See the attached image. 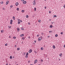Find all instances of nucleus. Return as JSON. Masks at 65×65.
Returning <instances> with one entry per match:
<instances>
[{
    "label": "nucleus",
    "mask_w": 65,
    "mask_h": 65,
    "mask_svg": "<svg viewBox=\"0 0 65 65\" xmlns=\"http://www.w3.org/2000/svg\"><path fill=\"white\" fill-rule=\"evenodd\" d=\"M55 37H57L58 36V35L56 34L55 35Z\"/></svg>",
    "instance_id": "cd10ccee"
},
{
    "label": "nucleus",
    "mask_w": 65,
    "mask_h": 65,
    "mask_svg": "<svg viewBox=\"0 0 65 65\" xmlns=\"http://www.w3.org/2000/svg\"><path fill=\"white\" fill-rule=\"evenodd\" d=\"M41 50H42H42H43V47H41Z\"/></svg>",
    "instance_id": "4468645a"
},
{
    "label": "nucleus",
    "mask_w": 65,
    "mask_h": 65,
    "mask_svg": "<svg viewBox=\"0 0 65 65\" xmlns=\"http://www.w3.org/2000/svg\"><path fill=\"white\" fill-rule=\"evenodd\" d=\"M13 39H16V37H13Z\"/></svg>",
    "instance_id": "aec40b11"
},
{
    "label": "nucleus",
    "mask_w": 65,
    "mask_h": 65,
    "mask_svg": "<svg viewBox=\"0 0 65 65\" xmlns=\"http://www.w3.org/2000/svg\"><path fill=\"white\" fill-rule=\"evenodd\" d=\"M59 61L60 60V59H59Z\"/></svg>",
    "instance_id": "680f3d73"
},
{
    "label": "nucleus",
    "mask_w": 65,
    "mask_h": 65,
    "mask_svg": "<svg viewBox=\"0 0 65 65\" xmlns=\"http://www.w3.org/2000/svg\"><path fill=\"white\" fill-rule=\"evenodd\" d=\"M20 48H19V47H18L17 48V51H19V50H20Z\"/></svg>",
    "instance_id": "dca6fc26"
},
{
    "label": "nucleus",
    "mask_w": 65,
    "mask_h": 65,
    "mask_svg": "<svg viewBox=\"0 0 65 65\" xmlns=\"http://www.w3.org/2000/svg\"><path fill=\"white\" fill-rule=\"evenodd\" d=\"M14 46L15 47H16V46H17V45H15Z\"/></svg>",
    "instance_id": "3c124183"
},
{
    "label": "nucleus",
    "mask_w": 65,
    "mask_h": 65,
    "mask_svg": "<svg viewBox=\"0 0 65 65\" xmlns=\"http://www.w3.org/2000/svg\"><path fill=\"white\" fill-rule=\"evenodd\" d=\"M49 13H51V11H49Z\"/></svg>",
    "instance_id": "c9c22d12"
},
{
    "label": "nucleus",
    "mask_w": 65,
    "mask_h": 65,
    "mask_svg": "<svg viewBox=\"0 0 65 65\" xmlns=\"http://www.w3.org/2000/svg\"><path fill=\"white\" fill-rule=\"evenodd\" d=\"M9 28H11V26L9 27Z\"/></svg>",
    "instance_id": "603ef678"
},
{
    "label": "nucleus",
    "mask_w": 65,
    "mask_h": 65,
    "mask_svg": "<svg viewBox=\"0 0 65 65\" xmlns=\"http://www.w3.org/2000/svg\"><path fill=\"white\" fill-rule=\"evenodd\" d=\"M41 62H43V60H42V59H41Z\"/></svg>",
    "instance_id": "e433bc0d"
},
{
    "label": "nucleus",
    "mask_w": 65,
    "mask_h": 65,
    "mask_svg": "<svg viewBox=\"0 0 65 65\" xmlns=\"http://www.w3.org/2000/svg\"><path fill=\"white\" fill-rule=\"evenodd\" d=\"M13 19L14 20H15V17H13Z\"/></svg>",
    "instance_id": "6ab92c4d"
},
{
    "label": "nucleus",
    "mask_w": 65,
    "mask_h": 65,
    "mask_svg": "<svg viewBox=\"0 0 65 65\" xmlns=\"http://www.w3.org/2000/svg\"><path fill=\"white\" fill-rule=\"evenodd\" d=\"M64 47H65V45H64Z\"/></svg>",
    "instance_id": "6e6d98bb"
},
{
    "label": "nucleus",
    "mask_w": 65,
    "mask_h": 65,
    "mask_svg": "<svg viewBox=\"0 0 65 65\" xmlns=\"http://www.w3.org/2000/svg\"><path fill=\"white\" fill-rule=\"evenodd\" d=\"M23 4H25L26 3V1H24V0H23Z\"/></svg>",
    "instance_id": "39448f33"
},
{
    "label": "nucleus",
    "mask_w": 65,
    "mask_h": 65,
    "mask_svg": "<svg viewBox=\"0 0 65 65\" xmlns=\"http://www.w3.org/2000/svg\"><path fill=\"white\" fill-rule=\"evenodd\" d=\"M29 17V16H28V15H27L26 16V18H28Z\"/></svg>",
    "instance_id": "bb28decb"
},
{
    "label": "nucleus",
    "mask_w": 65,
    "mask_h": 65,
    "mask_svg": "<svg viewBox=\"0 0 65 65\" xmlns=\"http://www.w3.org/2000/svg\"><path fill=\"white\" fill-rule=\"evenodd\" d=\"M53 48H54V49L55 48V45H53Z\"/></svg>",
    "instance_id": "412c9836"
},
{
    "label": "nucleus",
    "mask_w": 65,
    "mask_h": 65,
    "mask_svg": "<svg viewBox=\"0 0 65 65\" xmlns=\"http://www.w3.org/2000/svg\"><path fill=\"white\" fill-rule=\"evenodd\" d=\"M6 65H8V63Z\"/></svg>",
    "instance_id": "052dcab7"
},
{
    "label": "nucleus",
    "mask_w": 65,
    "mask_h": 65,
    "mask_svg": "<svg viewBox=\"0 0 65 65\" xmlns=\"http://www.w3.org/2000/svg\"><path fill=\"white\" fill-rule=\"evenodd\" d=\"M37 62V60L36 59V60H35V62H34V64H35Z\"/></svg>",
    "instance_id": "0eeeda50"
},
{
    "label": "nucleus",
    "mask_w": 65,
    "mask_h": 65,
    "mask_svg": "<svg viewBox=\"0 0 65 65\" xmlns=\"http://www.w3.org/2000/svg\"><path fill=\"white\" fill-rule=\"evenodd\" d=\"M44 8L45 9H46V7H45Z\"/></svg>",
    "instance_id": "49530a36"
},
{
    "label": "nucleus",
    "mask_w": 65,
    "mask_h": 65,
    "mask_svg": "<svg viewBox=\"0 0 65 65\" xmlns=\"http://www.w3.org/2000/svg\"><path fill=\"white\" fill-rule=\"evenodd\" d=\"M44 0V1H46V0Z\"/></svg>",
    "instance_id": "338daca9"
},
{
    "label": "nucleus",
    "mask_w": 65,
    "mask_h": 65,
    "mask_svg": "<svg viewBox=\"0 0 65 65\" xmlns=\"http://www.w3.org/2000/svg\"><path fill=\"white\" fill-rule=\"evenodd\" d=\"M34 42H35L36 43V41H35Z\"/></svg>",
    "instance_id": "864d4df0"
},
{
    "label": "nucleus",
    "mask_w": 65,
    "mask_h": 65,
    "mask_svg": "<svg viewBox=\"0 0 65 65\" xmlns=\"http://www.w3.org/2000/svg\"><path fill=\"white\" fill-rule=\"evenodd\" d=\"M49 21H51V20L49 19Z\"/></svg>",
    "instance_id": "13d9d810"
},
{
    "label": "nucleus",
    "mask_w": 65,
    "mask_h": 65,
    "mask_svg": "<svg viewBox=\"0 0 65 65\" xmlns=\"http://www.w3.org/2000/svg\"><path fill=\"white\" fill-rule=\"evenodd\" d=\"M49 33H52V31H49Z\"/></svg>",
    "instance_id": "a211bd4d"
},
{
    "label": "nucleus",
    "mask_w": 65,
    "mask_h": 65,
    "mask_svg": "<svg viewBox=\"0 0 65 65\" xmlns=\"http://www.w3.org/2000/svg\"><path fill=\"white\" fill-rule=\"evenodd\" d=\"M9 38H11V37H10V36H9Z\"/></svg>",
    "instance_id": "bf43d9fd"
},
{
    "label": "nucleus",
    "mask_w": 65,
    "mask_h": 65,
    "mask_svg": "<svg viewBox=\"0 0 65 65\" xmlns=\"http://www.w3.org/2000/svg\"><path fill=\"white\" fill-rule=\"evenodd\" d=\"M61 34H63V32H61L60 33Z\"/></svg>",
    "instance_id": "f704fd0d"
},
{
    "label": "nucleus",
    "mask_w": 65,
    "mask_h": 65,
    "mask_svg": "<svg viewBox=\"0 0 65 65\" xmlns=\"http://www.w3.org/2000/svg\"><path fill=\"white\" fill-rule=\"evenodd\" d=\"M63 7L65 8V5H64L63 6Z\"/></svg>",
    "instance_id": "a19ab883"
},
{
    "label": "nucleus",
    "mask_w": 65,
    "mask_h": 65,
    "mask_svg": "<svg viewBox=\"0 0 65 65\" xmlns=\"http://www.w3.org/2000/svg\"><path fill=\"white\" fill-rule=\"evenodd\" d=\"M4 32V30H1V33H3Z\"/></svg>",
    "instance_id": "f8f14e48"
},
{
    "label": "nucleus",
    "mask_w": 65,
    "mask_h": 65,
    "mask_svg": "<svg viewBox=\"0 0 65 65\" xmlns=\"http://www.w3.org/2000/svg\"><path fill=\"white\" fill-rule=\"evenodd\" d=\"M24 55H26V53H24Z\"/></svg>",
    "instance_id": "c03bdc74"
},
{
    "label": "nucleus",
    "mask_w": 65,
    "mask_h": 65,
    "mask_svg": "<svg viewBox=\"0 0 65 65\" xmlns=\"http://www.w3.org/2000/svg\"><path fill=\"white\" fill-rule=\"evenodd\" d=\"M38 65H40V64H39Z\"/></svg>",
    "instance_id": "774afa93"
},
{
    "label": "nucleus",
    "mask_w": 65,
    "mask_h": 65,
    "mask_svg": "<svg viewBox=\"0 0 65 65\" xmlns=\"http://www.w3.org/2000/svg\"><path fill=\"white\" fill-rule=\"evenodd\" d=\"M59 56H60V57H62V54L61 53H60L59 55Z\"/></svg>",
    "instance_id": "9b49d317"
},
{
    "label": "nucleus",
    "mask_w": 65,
    "mask_h": 65,
    "mask_svg": "<svg viewBox=\"0 0 65 65\" xmlns=\"http://www.w3.org/2000/svg\"><path fill=\"white\" fill-rule=\"evenodd\" d=\"M52 24H53V22H51Z\"/></svg>",
    "instance_id": "4d7b16f0"
},
{
    "label": "nucleus",
    "mask_w": 65,
    "mask_h": 65,
    "mask_svg": "<svg viewBox=\"0 0 65 65\" xmlns=\"http://www.w3.org/2000/svg\"><path fill=\"white\" fill-rule=\"evenodd\" d=\"M17 31H18V32H19V31H20V28L18 27L17 28Z\"/></svg>",
    "instance_id": "9d476101"
},
{
    "label": "nucleus",
    "mask_w": 65,
    "mask_h": 65,
    "mask_svg": "<svg viewBox=\"0 0 65 65\" xmlns=\"http://www.w3.org/2000/svg\"><path fill=\"white\" fill-rule=\"evenodd\" d=\"M12 22H13V21H12V20H11L10 21V24H12Z\"/></svg>",
    "instance_id": "7ed1b4c3"
},
{
    "label": "nucleus",
    "mask_w": 65,
    "mask_h": 65,
    "mask_svg": "<svg viewBox=\"0 0 65 65\" xmlns=\"http://www.w3.org/2000/svg\"><path fill=\"white\" fill-rule=\"evenodd\" d=\"M24 36V34H22L20 35V37H23V36Z\"/></svg>",
    "instance_id": "1a4fd4ad"
},
{
    "label": "nucleus",
    "mask_w": 65,
    "mask_h": 65,
    "mask_svg": "<svg viewBox=\"0 0 65 65\" xmlns=\"http://www.w3.org/2000/svg\"><path fill=\"white\" fill-rule=\"evenodd\" d=\"M42 35H43V32H42L41 33Z\"/></svg>",
    "instance_id": "4c0bfd02"
},
{
    "label": "nucleus",
    "mask_w": 65,
    "mask_h": 65,
    "mask_svg": "<svg viewBox=\"0 0 65 65\" xmlns=\"http://www.w3.org/2000/svg\"><path fill=\"white\" fill-rule=\"evenodd\" d=\"M28 56L27 55H26V58H28Z\"/></svg>",
    "instance_id": "7c9ffc66"
},
{
    "label": "nucleus",
    "mask_w": 65,
    "mask_h": 65,
    "mask_svg": "<svg viewBox=\"0 0 65 65\" xmlns=\"http://www.w3.org/2000/svg\"><path fill=\"white\" fill-rule=\"evenodd\" d=\"M28 63H30V61H28Z\"/></svg>",
    "instance_id": "8fccbe9b"
},
{
    "label": "nucleus",
    "mask_w": 65,
    "mask_h": 65,
    "mask_svg": "<svg viewBox=\"0 0 65 65\" xmlns=\"http://www.w3.org/2000/svg\"><path fill=\"white\" fill-rule=\"evenodd\" d=\"M10 7H11V8H12V7H13V5H12L11 6H10Z\"/></svg>",
    "instance_id": "b1692460"
},
{
    "label": "nucleus",
    "mask_w": 65,
    "mask_h": 65,
    "mask_svg": "<svg viewBox=\"0 0 65 65\" xmlns=\"http://www.w3.org/2000/svg\"><path fill=\"white\" fill-rule=\"evenodd\" d=\"M53 16H54L55 18H56V17H57V16H56V15H54Z\"/></svg>",
    "instance_id": "473e14b6"
},
{
    "label": "nucleus",
    "mask_w": 65,
    "mask_h": 65,
    "mask_svg": "<svg viewBox=\"0 0 65 65\" xmlns=\"http://www.w3.org/2000/svg\"><path fill=\"white\" fill-rule=\"evenodd\" d=\"M36 8H34V10L35 11H36Z\"/></svg>",
    "instance_id": "393cba45"
},
{
    "label": "nucleus",
    "mask_w": 65,
    "mask_h": 65,
    "mask_svg": "<svg viewBox=\"0 0 65 65\" xmlns=\"http://www.w3.org/2000/svg\"><path fill=\"white\" fill-rule=\"evenodd\" d=\"M50 37V36H48L47 37H48V38H49V37Z\"/></svg>",
    "instance_id": "a18cd8bd"
},
{
    "label": "nucleus",
    "mask_w": 65,
    "mask_h": 65,
    "mask_svg": "<svg viewBox=\"0 0 65 65\" xmlns=\"http://www.w3.org/2000/svg\"><path fill=\"white\" fill-rule=\"evenodd\" d=\"M25 39V38H22V40H24Z\"/></svg>",
    "instance_id": "5701e85b"
},
{
    "label": "nucleus",
    "mask_w": 65,
    "mask_h": 65,
    "mask_svg": "<svg viewBox=\"0 0 65 65\" xmlns=\"http://www.w3.org/2000/svg\"><path fill=\"white\" fill-rule=\"evenodd\" d=\"M10 58L11 59H12V56H10Z\"/></svg>",
    "instance_id": "ddd939ff"
},
{
    "label": "nucleus",
    "mask_w": 65,
    "mask_h": 65,
    "mask_svg": "<svg viewBox=\"0 0 65 65\" xmlns=\"http://www.w3.org/2000/svg\"><path fill=\"white\" fill-rule=\"evenodd\" d=\"M36 3L35 2V0H34V1L33 2V5H35V4Z\"/></svg>",
    "instance_id": "f03ea898"
},
{
    "label": "nucleus",
    "mask_w": 65,
    "mask_h": 65,
    "mask_svg": "<svg viewBox=\"0 0 65 65\" xmlns=\"http://www.w3.org/2000/svg\"><path fill=\"white\" fill-rule=\"evenodd\" d=\"M3 10H5V8H3Z\"/></svg>",
    "instance_id": "37998d69"
},
{
    "label": "nucleus",
    "mask_w": 65,
    "mask_h": 65,
    "mask_svg": "<svg viewBox=\"0 0 65 65\" xmlns=\"http://www.w3.org/2000/svg\"><path fill=\"white\" fill-rule=\"evenodd\" d=\"M45 45H44V47H45Z\"/></svg>",
    "instance_id": "e2e57ef3"
},
{
    "label": "nucleus",
    "mask_w": 65,
    "mask_h": 65,
    "mask_svg": "<svg viewBox=\"0 0 65 65\" xmlns=\"http://www.w3.org/2000/svg\"><path fill=\"white\" fill-rule=\"evenodd\" d=\"M39 35H37V37H38V36H39Z\"/></svg>",
    "instance_id": "ea45409f"
},
{
    "label": "nucleus",
    "mask_w": 65,
    "mask_h": 65,
    "mask_svg": "<svg viewBox=\"0 0 65 65\" xmlns=\"http://www.w3.org/2000/svg\"><path fill=\"white\" fill-rule=\"evenodd\" d=\"M29 55V53H28L27 52L26 54V56H28Z\"/></svg>",
    "instance_id": "2eb2a0df"
},
{
    "label": "nucleus",
    "mask_w": 65,
    "mask_h": 65,
    "mask_svg": "<svg viewBox=\"0 0 65 65\" xmlns=\"http://www.w3.org/2000/svg\"><path fill=\"white\" fill-rule=\"evenodd\" d=\"M52 27H53V25H51L50 26V28H52Z\"/></svg>",
    "instance_id": "c756f323"
},
{
    "label": "nucleus",
    "mask_w": 65,
    "mask_h": 65,
    "mask_svg": "<svg viewBox=\"0 0 65 65\" xmlns=\"http://www.w3.org/2000/svg\"><path fill=\"white\" fill-rule=\"evenodd\" d=\"M18 24H20V21L18 22Z\"/></svg>",
    "instance_id": "2f4dec72"
},
{
    "label": "nucleus",
    "mask_w": 65,
    "mask_h": 65,
    "mask_svg": "<svg viewBox=\"0 0 65 65\" xmlns=\"http://www.w3.org/2000/svg\"><path fill=\"white\" fill-rule=\"evenodd\" d=\"M1 4H3V1L1 2Z\"/></svg>",
    "instance_id": "4be33fe9"
},
{
    "label": "nucleus",
    "mask_w": 65,
    "mask_h": 65,
    "mask_svg": "<svg viewBox=\"0 0 65 65\" xmlns=\"http://www.w3.org/2000/svg\"><path fill=\"white\" fill-rule=\"evenodd\" d=\"M19 5V3L17 2L15 4V5L16 6H18Z\"/></svg>",
    "instance_id": "6e6552de"
},
{
    "label": "nucleus",
    "mask_w": 65,
    "mask_h": 65,
    "mask_svg": "<svg viewBox=\"0 0 65 65\" xmlns=\"http://www.w3.org/2000/svg\"><path fill=\"white\" fill-rule=\"evenodd\" d=\"M30 65H33L32 64H31Z\"/></svg>",
    "instance_id": "0e129e2a"
},
{
    "label": "nucleus",
    "mask_w": 65,
    "mask_h": 65,
    "mask_svg": "<svg viewBox=\"0 0 65 65\" xmlns=\"http://www.w3.org/2000/svg\"><path fill=\"white\" fill-rule=\"evenodd\" d=\"M38 22H39V23H40V22H41V20H38Z\"/></svg>",
    "instance_id": "a878e982"
},
{
    "label": "nucleus",
    "mask_w": 65,
    "mask_h": 65,
    "mask_svg": "<svg viewBox=\"0 0 65 65\" xmlns=\"http://www.w3.org/2000/svg\"><path fill=\"white\" fill-rule=\"evenodd\" d=\"M20 22H22V20H20Z\"/></svg>",
    "instance_id": "de8ad7c7"
},
{
    "label": "nucleus",
    "mask_w": 65,
    "mask_h": 65,
    "mask_svg": "<svg viewBox=\"0 0 65 65\" xmlns=\"http://www.w3.org/2000/svg\"><path fill=\"white\" fill-rule=\"evenodd\" d=\"M30 37H28V38H29V39H30Z\"/></svg>",
    "instance_id": "5fc2aeb1"
},
{
    "label": "nucleus",
    "mask_w": 65,
    "mask_h": 65,
    "mask_svg": "<svg viewBox=\"0 0 65 65\" xmlns=\"http://www.w3.org/2000/svg\"><path fill=\"white\" fill-rule=\"evenodd\" d=\"M21 29H22V30H24V28H21Z\"/></svg>",
    "instance_id": "58836bf2"
},
{
    "label": "nucleus",
    "mask_w": 65,
    "mask_h": 65,
    "mask_svg": "<svg viewBox=\"0 0 65 65\" xmlns=\"http://www.w3.org/2000/svg\"><path fill=\"white\" fill-rule=\"evenodd\" d=\"M41 39H41V38H39L38 39V41H41Z\"/></svg>",
    "instance_id": "f257e3e1"
},
{
    "label": "nucleus",
    "mask_w": 65,
    "mask_h": 65,
    "mask_svg": "<svg viewBox=\"0 0 65 65\" xmlns=\"http://www.w3.org/2000/svg\"><path fill=\"white\" fill-rule=\"evenodd\" d=\"M18 22H20V19H19L18 20Z\"/></svg>",
    "instance_id": "79ce46f5"
},
{
    "label": "nucleus",
    "mask_w": 65,
    "mask_h": 65,
    "mask_svg": "<svg viewBox=\"0 0 65 65\" xmlns=\"http://www.w3.org/2000/svg\"><path fill=\"white\" fill-rule=\"evenodd\" d=\"M9 3V1H7L6 3V5H7Z\"/></svg>",
    "instance_id": "423d86ee"
},
{
    "label": "nucleus",
    "mask_w": 65,
    "mask_h": 65,
    "mask_svg": "<svg viewBox=\"0 0 65 65\" xmlns=\"http://www.w3.org/2000/svg\"><path fill=\"white\" fill-rule=\"evenodd\" d=\"M30 23H28V25H30Z\"/></svg>",
    "instance_id": "09e8293b"
},
{
    "label": "nucleus",
    "mask_w": 65,
    "mask_h": 65,
    "mask_svg": "<svg viewBox=\"0 0 65 65\" xmlns=\"http://www.w3.org/2000/svg\"><path fill=\"white\" fill-rule=\"evenodd\" d=\"M5 46H7V43L6 44H5Z\"/></svg>",
    "instance_id": "72a5a7b5"
},
{
    "label": "nucleus",
    "mask_w": 65,
    "mask_h": 65,
    "mask_svg": "<svg viewBox=\"0 0 65 65\" xmlns=\"http://www.w3.org/2000/svg\"><path fill=\"white\" fill-rule=\"evenodd\" d=\"M32 52V50L31 49H30L29 51V53H31Z\"/></svg>",
    "instance_id": "20e7f679"
},
{
    "label": "nucleus",
    "mask_w": 65,
    "mask_h": 65,
    "mask_svg": "<svg viewBox=\"0 0 65 65\" xmlns=\"http://www.w3.org/2000/svg\"><path fill=\"white\" fill-rule=\"evenodd\" d=\"M35 53H36V51H35Z\"/></svg>",
    "instance_id": "69168bd1"
},
{
    "label": "nucleus",
    "mask_w": 65,
    "mask_h": 65,
    "mask_svg": "<svg viewBox=\"0 0 65 65\" xmlns=\"http://www.w3.org/2000/svg\"><path fill=\"white\" fill-rule=\"evenodd\" d=\"M19 10V8H17V10Z\"/></svg>",
    "instance_id": "c85d7f7f"
},
{
    "label": "nucleus",
    "mask_w": 65,
    "mask_h": 65,
    "mask_svg": "<svg viewBox=\"0 0 65 65\" xmlns=\"http://www.w3.org/2000/svg\"><path fill=\"white\" fill-rule=\"evenodd\" d=\"M22 12H25V10H22Z\"/></svg>",
    "instance_id": "f3484780"
}]
</instances>
